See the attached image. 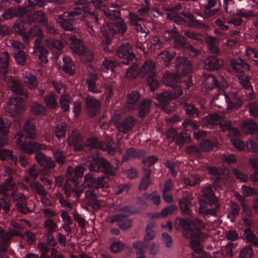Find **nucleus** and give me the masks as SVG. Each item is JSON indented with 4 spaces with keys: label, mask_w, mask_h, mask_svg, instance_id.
<instances>
[{
    "label": "nucleus",
    "mask_w": 258,
    "mask_h": 258,
    "mask_svg": "<svg viewBox=\"0 0 258 258\" xmlns=\"http://www.w3.org/2000/svg\"><path fill=\"white\" fill-rule=\"evenodd\" d=\"M214 146L217 147V143H214L209 140L203 141L201 143V149L205 152L211 151Z\"/></svg>",
    "instance_id": "obj_60"
},
{
    "label": "nucleus",
    "mask_w": 258,
    "mask_h": 258,
    "mask_svg": "<svg viewBox=\"0 0 258 258\" xmlns=\"http://www.w3.org/2000/svg\"><path fill=\"white\" fill-rule=\"evenodd\" d=\"M103 14L109 19L114 20V25L118 33L126 32L127 27L124 20L120 18V12L118 10L103 9Z\"/></svg>",
    "instance_id": "obj_8"
},
{
    "label": "nucleus",
    "mask_w": 258,
    "mask_h": 258,
    "mask_svg": "<svg viewBox=\"0 0 258 258\" xmlns=\"http://www.w3.org/2000/svg\"><path fill=\"white\" fill-rule=\"evenodd\" d=\"M23 129L27 138L29 139L36 138V126L33 119H29L27 120Z\"/></svg>",
    "instance_id": "obj_25"
},
{
    "label": "nucleus",
    "mask_w": 258,
    "mask_h": 258,
    "mask_svg": "<svg viewBox=\"0 0 258 258\" xmlns=\"http://www.w3.org/2000/svg\"><path fill=\"white\" fill-rule=\"evenodd\" d=\"M29 35L31 37L37 36L34 41L35 45L33 53L38 57L43 62H48L47 54L48 48V39H46L43 41V32L39 26L36 25L32 27L29 31Z\"/></svg>",
    "instance_id": "obj_3"
},
{
    "label": "nucleus",
    "mask_w": 258,
    "mask_h": 258,
    "mask_svg": "<svg viewBox=\"0 0 258 258\" xmlns=\"http://www.w3.org/2000/svg\"><path fill=\"white\" fill-rule=\"evenodd\" d=\"M179 78L180 75L178 73L167 71L163 74L161 81L167 86L174 87V85L176 84Z\"/></svg>",
    "instance_id": "obj_18"
},
{
    "label": "nucleus",
    "mask_w": 258,
    "mask_h": 258,
    "mask_svg": "<svg viewBox=\"0 0 258 258\" xmlns=\"http://www.w3.org/2000/svg\"><path fill=\"white\" fill-rule=\"evenodd\" d=\"M127 214H121V218L117 223L118 226L122 229H126L131 226V222L127 218Z\"/></svg>",
    "instance_id": "obj_51"
},
{
    "label": "nucleus",
    "mask_w": 258,
    "mask_h": 258,
    "mask_svg": "<svg viewBox=\"0 0 258 258\" xmlns=\"http://www.w3.org/2000/svg\"><path fill=\"white\" fill-rule=\"evenodd\" d=\"M138 15L130 12L128 15L129 23L134 27L138 34L142 37L145 38L149 33V30L143 26L140 22L144 21L145 17L148 15L149 8L144 7L138 11Z\"/></svg>",
    "instance_id": "obj_5"
},
{
    "label": "nucleus",
    "mask_w": 258,
    "mask_h": 258,
    "mask_svg": "<svg viewBox=\"0 0 258 258\" xmlns=\"http://www.w3.org/2000/svg\"><path fill=\"white\" fill-rule=\"evenodd\" d=\"M8 86L11 90L15 94L20 95L26 98L28 97L27 91L22 85V84L18 80H8Z\"/></svg>",
    "instance_id": "obj_16"
},
{
    "label": "nucleus",
    "mask_w": 258,
    "mask_h": 258,
    "mask_svg": "<svg viewBox=\"0 0 258 258\" xmlns=\"http://www.w3.org/2000/svg\"><path fill=\"white\" fill-rule=\"evenodd\" d=\"M35 159L37 163L43 169H48V158L42 152H38L35 155Z\"/></svg>",
    "instance_id": "obj_42"
},
{
    "label": "nucleus",
    "mask_w": 258,
    "mask_h": 258,
    "mask_svg": "<svg viewBox=\"0 0 258 258\" xmlns=\"http://www.w3.org/2000/svg\"><path fill=\"white\" fill-rule=\"evenodd\" d=\"M10 44L14 54L24 51L25 45L22 42L12 40L10 41Z\"/></svg>",
    "instance_id": "obj_54"
},
{
    "label": "nucleus",
    "mask_w": 258,
    "mask_h": 258,
    "mask_svg": "<svg viewBox=\"0 0 258 258\" xmlns=\"http://www.w3.org/2000/svg\"><path fill=\"white\" fill-rule=\"evenodd\" d=\"M87 111L90 116H94L99 112L100 102L91 96H88L86 99Z\"/></svg>",
    "instance_id": "obj_13"
},
{
    "label": "nucleus",
    "mask_w": 258,
    "mask_h": 258,
    "mask_svg": "<svg viewBox=\"0 0 258 258\" xmlns=\"http://www.w3.org/2000/svg\"><path fill=\"white\" fill-rule=\"evenodd\" d=\"M117 55L119 57L125 60L123 62L125 64L128 63V62L135 57L131 45L128 43L122 44L119 47L117 51Z\"/></svg>",
    "instance_id": "obj_12"
},
{
    "label": "nucleus",
    "mask_w": 258,
    "mask_h": 258,
    "mask_svg": "<svg viewBox=\"0 0 258 258\" xmlns=\"http://www.w3.org/2000/svg\"><path fill=\"white\" fill-rule=\"evenodd\" d=\"M174 39V47L176 48H185L187 44L186 43L184 38L181 37L178 32L175 35Z\"/></svg>",
    "instance_id": "obj_55"
},
{
    "label": "nucleus",
    "mask_w": 258,
    "mask_h": 258,
    "mask_svg": "<svg viewBox=\"0 0 258 258\" xmlns=\"http://www.w3.org/2000/svg\"><path fill=\"white\" fill-rule=\"evenodd\" d=\"M26 202L25 200L23 201H18L16 204L15 207L20 213L27 214L30 211L29 208L27 206Z\"/></svg>",
    "instance_id": "obj_57"
},
{
    "label": "nucleus",
    "mask_w": 258,
    "mask_h": 258,
    "mask_svg": "<svg viewBox=\"0 0 258 258\" xmlns=\"http://www.w3.org/2000/svg\"><path fill=\"white\" fill-rule=\"evenodd\" d=\"M84 185L86 189V196L87 198L95 197L98 196L99 188L108 187L109 185L104 177L95 178L91 173L85 175Z\"/></svg>",
    "instance_id": "obj_4"
},
{
    "label": "nucleus",
    "mask_w": 258,
    "mask_h": 258,
    "mask_svg": "<svg viewBox=\"0 0 258 258\" xmlns=\"http://www.w3.org/2000/svg\"><path fill=\"white\" fill-rule=\"evenodd\" d=\"M31 187L35 192H37L41 197H45L47 195L46 190L43 186L38 182H33L31 183Z\"/></svg>",
    "instance_id": "obj_53"
},
{
    "label": "nucleus",
    "mask_w": 258,
    "mask_h": 258,
    "mask_svg": "<svg viewBox=\"0 0 258 258\" xmlns=\"http://www.w3.org/2000/svg\"><path fill=\"white\" fill-rule=\"evenodd\" d=\"M182 125L186 131H195L197 130V125L196 122L191 119H186L184 120L182 123Z\"/></svg>",
    "instance_id": "obj_64"
},
{
    "label": "nucleus",
    "mask_w": 258,
    "mask_h": 258,
    "mask_svg": "<svg viewBox=\"0 0 258 258\" xmlns=\"http://www.w3.org/2000/svg\"><path fill=\"white\" fill-rule=\"evenodd\" d=\"M242 128L246 133L252 134L257 129V125L254 121L249 120L242 123Z\"/></svg>",
    "instance_id": "obj_36"
},
{
    "label": "nucleus",
    "mask_w": 258,
    "mask_h": 258,
    "mask_svg": "<svg viewBox=\"0 0 258 258\" xmlns=\"http://www.w3.org/2000/svg\"><path fill=\"white\" fill-rule=\"evenodd\" d=\"M90 161L94 162L89 166L90 171L96 172H103L106 178L111 180L114 175V172L112 170L110 164L102 158H93L89 159Z\"/></svg>",
    "instance_id": "obj_6"
},
{
    "label": "nucleus",
    "mask_w": 258,
    "mask_h": 258,
    "mask_svg": "<svg viewBox=\"0 0 258 258\" xmlns=\"http://www.w3.org/2000/svg\"><path fill=\"white\" fill-rule=\"evenodd\" d=\"M151 101L150 100H143L140 108L139 116L144 117L149 112Z\"/></svg>",
    "instance_id": "obj_48"
},
{
    "label": "nucleus",
    "mask_w": 258,
    "mask_h": 258,
    "mask_svg": "<svg viewBox=\"0 0 258 258\" xmlns=\"http://www.w3.org/2000/svg\"><path fill=\"white\" fill-rule=\"evenodd\" d=\"M204 222L199 218L188 221L177 218L174 223V228L176 230L182 228L183 234L187 238L190 237H201L202 233L200 230L205 228Z\"/></svg>",
    "instance_id": "obj_2"
},
{
    "label": "nucleus",
    "mask_w": 258,
    "mask_h": 258,
    "mask_svg": "<svg viewBox=\"0 0 258 258\" xmlns=\"http://www.w3.org/2000/svg\"><path fill=\"white\" fill-rule=\"evenodd\" d=\"M0 159L2 160H10L11 165H16L17 162V157L13 155L12 152L7 149H0Z\"/></svg>",
    "instance_id": "obj_28"
},
{
    "label": "nucleus",
    "mask_w": 258,
    "mask_h": 258,
    "mask_svg": "<svg viewBox=\"0 0 258 258\" xmlns=\"http://www.w3.org/2000/svg\"><path fill=\"white\" fill-rule=\"evenodd\" d=\"M66 124L64 122H60L56 126L55 133L58 138L64 137L66 132Z\"/></svg>",
    "instance_id": "obj_49"
},
{
    "label": "nucleus",
    "mask_w": 258,
    "mask_h": 258,
    "mask_svg": "<svg viewBox=\"0 0 258 258\" xmlns=\"http://www.w3.org/2000/svg\"><path fill=\"white\" fill-rule=\"evenodd\" d=\"M24 14V9L20 8L11 7L3 13V17L5 20H8L14 17L23 15Z\"/></svg>",
    "instance_id": "obj_27"
},
{
    "label": "nucleus",
    "mask_w": 258,
    "mask_h": 258,
    "mask_svg": "<svg viewBox=\"0 0 258 258\" xmlns=\"http://www.w3.org/2000/svg\"><path fill=\"white\" fill-rule=\"evenodd\" d=\"M24 101L20 97L10 98L6 107V111L11 116H16L21 114L23 109Z\"/></svg>",
    "instance_id": "obj_9"
},
{
    "label": "nucleus",
    "mask_w": 258,
    "mask_h": 258,
    "mask_svg": "<svg viewBox=\"0 0 258 258\" xmlns=\"http://www.w3.org/2000/svg\"><path fill=\"white\" fill-rule=\"evenodd\" d=\"M243 235L247 242L251 243L255 246H258V238L250 229L245 230Z\"/></svg>",
    "instance_id": "obj_40"
},
{
    "label": "nucleus",
    "mask_w": 258,
    "mask_h": 258,
    "mask_svg": "<svg viewBox=\"0 0 258 258\" xmlns=\"http://www.w3.org/2000/svg\"><path fill=\"white\" fill-rule=\"evenodd\" d=\"M46 147L43 145H40L35 141H30L23 143L20 146V149L24 153L32 154L37 151L45 149Z\"/></svg>",
    "instance_id": "obj_15"
},
{
    "label": "nucleus",
    "mask_w": 258,
    "mask_h": 258,
    "mask_svg": "<svg viewBox=\"0 0 258 258\" xmlns=\"http://www.w3.org/2000/svg\"><path fill=\"white\" fill-rule=\"evenodd\" d=\"M24 83L30 89H34L38 86V81L36 77L31 74H26L23 77Z\"/></svg>",
    "instance_id": "obj_32"
},
{
    "label": "nucleus",
    "mask_w": 258,
    "mask_h": 258,
    "mask_svg": "<svg viewBox=\"0 0 258 258\" xmlns=\"http://www.w3.org/2000/svg\"><path fill=\"white\" fill-rule=\"evenodd\" d=\"M139 76V68L137 63H134L126 72V77L128 79H133Z\"/></svg>",
    "instance_id": "obj_44"
},
{
    "label": "nucleus",
    "mask_w": 258,
    "mask_h": 258,
    "mask_svg": "<svg viewBox=\"0 0 258 258\" xmlns=\"http://www.w3.org/2000/svg\"><path fill=\"white\" fill-rule=\"evenodd\" d=\"M156 65L155 62L151 60L147 59L139 68V76L153 77L156 74Z\"/></svg>",
    "instance_id": "obj_11"
},
{
    "label": "nucleus",
    "mask_w": 258,
    "mask_h": 258,
    "mask_svg": "<svg viewBox=\"0 0 258 258\" xmlns=\"http://www.w3.org/2000/svg\"><path fill=\"white\" fill-rule=\"evenodd\" d=\"M30 111L35 115H41L44 113L45 109L44 107L38 103H34L30 106Z\"/></svg>",
    "instance_id": "obj_52"
},
{
    "label": "nucleus",
    "mask_w": 258,
    "mask_h": 258,
    "mask_svg": "<svg viewBox=\"0 0 258 258\" xmlns=\"http://www.w3.org/2000/svg\"><path fill=\"white\" fill-rule=\"evenodd\" d=\"M175 67L179 73L182 75L187 74L191 69L190 62L186 58L180 56L176 58Z\"/></svg>",
    "instance_id": "obj_17"
},
{
    "label": "nucleus",
    "mask_w": 258,
    "mask_h": 258,
    "mask_svg": "<svg viewBox=\"0 0 258 258\" xmlns=\"http://www.w3.org/2000/svg\"><path fill=\"white\" fill-rule=\"evenodd\" d=\"M222 65V60H220L215 56H210L207 57L204 60V68L207 70L211 71L219 69Z\"/></svg>",
    "instance_id": "obj_19"
},
{
    "label": "nucleus",
    "mask_w": 258,
    "mask_h": 258,
    "mask_svg": "<svg viewBox=\"0 0 258 258\" xmlns=\"http://www.w3.org/2000/svg\"><path fill=\"white\" fill-rule=\"evenodd\" d=\"M134 124V120L131 116L127 117L121 124L118 126L119 132L125 133L131 130Z\"/></svg>",
    "instance_id": "obj_35"
},
{
    "label": "nucleus",
    "mask_w": 258,
    "mask_h": 258,
    "mask_svg": "<svg viewBox=\"0 0 258 258\" xmlns=\"http://www.w3.org/2000/svg\"><path fill=\"white\" fill-rule=\"evenodd\" d=\"M70 97L68 95L62 96L59 100V103L61 109L64 111H67L70 109Z\"/></svg>",
    "instance_id": "obj_62"
},
{
    "label": "nucleus",
    "mask_w": 258,
    "mask_h": 258,
    "mask_svg": "<svg viewBox=\"0 0 258 258\" xmlns=\"http://www.w3.org/2000/svg\"><path fill=\"white\" fill-rule=\"evenodd\" d=\"M210 185H206L203 190L205 196V201L208 202L210 205L214 204L217 202V199L211 190Z\"/></svg>",
    "instance_id": "obj_31"
},
{
    "label": "nucleus",
    "mask_w": 258,
    "mask_h": 258,
    "mask_svg": "<svg viewBox=\"0 0 258 258\" xmlns=\"http://www.w3.org/2000/svg\"><path fill=\"white\" fill-rule=\"evenodd\" d=\"M206 42L208 44V47L210 51L213 53H218L219 52L217 44L219 40L217 38L213 37H207Z\"/></svg>",
    "instance_id": "obj_38"
},
{
    "label": "nucleus",
    "mask_w": 258,
    "mask_h": 258,
    "mask_svg": "<svg viewBox=\"0 0 258 258\" xmlns=\"http://www.w3.org/2000/svg\"><path fill=\"white\" fill-rule=\"evenodd\" d=\"M175 55L176 53L174 51H164L159 54L157 58L160 63L164 67H168Z\"/></svg>",
    "instance_id": "obj_23"
},
{
    "label": "nucleus",
    "mask_w": 258,
    "mask_h": 258,
    "mask_svg": "<svg viewBox=\"0 0 258 258\" xmlns=\"http://www.w3.org/2000/svg\"><path fill=\"white\" fill-rule=\"evenodd\" d=\"M217 85V80L213 75H210L207 77L204 82V85L207 89H212Z\"/></svg>",
    "instance_id": "obj_45"
},
{
    "label": "nucleus",
    "mask_w": 258,
    "mask_h": 258,
    "mask_svg": "<svg viewBox=\"0 0 258 258\" xmlns=\"http://www.w3.org/2000/svg\"><path fill=\"white\" fill-rule=\"evenodd\" d=\"M253 254L252 248L250 246H246L240 251L239 258H251Z\"/></svg>",
    "instance_id": "obj_56"
},
{
    "label": "nucleus",
    "mask_w": 258,
    "mask_h": 258,
    "mask_svg": "<svg viewBox=\"0 0 258 258\" xmlns=\"http://www.w3.org/2000/svg\"><path fill=\"white\" fill-rule=\"evenodd\" d=\"M141 155L142 154L140 151H137L134 148H131L126 151L125 154L123 156L122 160L125 161L133 159L140 157Z\"/></svg>",
    "instance_id": "obj_43"
},
{
    "label": "nucleus",
    "mask_w": 258,
    "mask_h": 258,
    "mask_svg": "<svg viewBox=\"0 0 258 258\" xmlns=\"http://www.w3.org/2000/svg\"><path fill=\"white\" fill-rule=\"evenodd\" d=\"M140 95L138 92L133 91L127 97V102L125 104V107L129 110L136 109L138 108L139 100Z\"/></svg>",
    "instance_id": "obj_21"
},
{
    "label": "nucleus",
    "mask_w": 258,
    "mask_h": 258,
    "mask_svg": "<svg viewBox=\"0 0 258 258\" xmlns=\"http://www.w3.org/2000/svg\"><path fill=\"white\" fill-rule=\"evenodd\" d=\"M247 151L254 153H258V144L253 140H249L245 144Z\"/></svg>",
    "instance_id": "obj_61"
},
{
    "label": "nucleus",
    "mask_w": 258,
    "mask_h": 258,
    "mask_svg": "<svg viewBox=\"0 0 258 258\" xmlns=\"http://www.w3.org/2000/svg\"><path fill=\"white\" fill-rule=\"evenodd\" d=\"M62 60L63 62L62 66L63 70L71 75L73 74L74 71L73 62L71 58L69 56H65L63 57Z\"/></svg>",
    "instance_id": "obj_46"
},
{
    "label": "nucleus",
    "mask_w": 258,
    "mask_h": 258,
    "mask_svg": "<svg viewBox=\"0 0 258 258\" xmlns=\"http://www.w3.org/2000/svg\"><path fill=\"white\" fill-rule=\"evenodd\" d=\"M68 141L69 145L74 146L75 151H81L84 148L82 143V137L78 131H73L69 136Z\"/></svg>",
    "instance_id": "obj_14"
},
{
    "label": "nucleus",
    "mask_w": 258,
    "mask_h": 258,
    "mask_svg": "<svg viewBox=\"0 0 258 258\" xmlns=\"http://www.w3.org/2000/svg\"><path fill=\"white\" fill-rule=\"evenodd\" d=\"M14 58L16 62L22 66L26 64L27 60V55L24 51L14 54Z\"/></svg>",
    "instance_id": "obj_50"
},
{
    "label": "nucleus",
    "mask_w": 258,
    "mask_h": 258,
    "mask_svg": "<svg viewBox=\"0 0 258 258\" xmlns=\"http://www.w3.org/2000/svg\"><path fill=\"white\" fill-rule=\"evenodd\" d=\"M63 48V44L59 40H53L51 42L50 47L49 49L51 50L53 54L57 56L61 52Z\"/></svg>",
    "instance_id": "obj_41"
},
{
    "label": "nucleus",
    "mask_w": 258,
    "mask_h": 258,
    "mask_svg": "<svg viewBox=\"0 0 258 258\" xmlns=\"http://www.w3.org/2000/svg\"><path fill=\"white\" fill-rule=\"evenodd\" d=\"M144 176L142 177L140 185L139 188L140 190H146L149 185L151 184V181L150 178V176L151 174V170L149 169H144Z\"/></svg>",
    "instance_id": "obj_29"
},
{
    "label": "nucleus",
    "mask_w": 258,
    "mask_h": 258,
    "mask_svg": "<svg viewBox=\"0 0 258 258\" xmlns=\"http://www.w3.org/2000/svg\"><path fill=\"white\" fill-rule=\"evenodd\" d=\"M204 120L207 123L211 124H219L223 132L229 130L230 127V121L217 113L206 116Z\"/></svg>",
    "instance_id": "obj_10"
},
{
    "label": "nucleus",
    "mask_w": 258,
    "mask_h": 258,
    "mask_svg": "<svg viewBox=\"0 0 258 258\" xmlns=\"http://www.w3.org/2000/svg\"><path fill=\"white\" fill-rule=\"evenodd\" d=\"M103 35L106 38V43H109L115 34V30L109 24L103 25L101 29Z\"/></svg>",
    "instance_id": "obj_34"
},
{
    "label": "nucleus",
    "mask_w": 258,
    "mask_h": 258,
    "mask_svg": "<svg viewBox=\"0 0 258 258\" xmlns=\"http://www.w3.org/2000/svg\"><path fill=\"white\" fill-rule=\"evenodd\" d=\"M218 98L222 100V104H219L215 100L214 105L219 108H226V109L239 107L242 105V102L240 99V95L232 93L229 95L220 93Z\"/></svg>",
    "instance_id": "obj_7"
},
{
    "label": "nucleus",
    "mask_w": 258,
    "mask_h": 258,
    "mask_svg": "<svg viewBox=\"0 0 258 258\" xmlns=\"http://www.w3.org/2000/svg\"><path fill=\"white\" fill-rule=\"evenodd\" d=\"M102 144H99L97 142L96 138H91L88 139L85 142V144H83L84 147L87 146L89 148H101Z\"/></svg>",
    "instance_id": "obj_58"
},
{
    "label": "nucleus",
    "mask_w": 258,
    "mask_h": 258,
    "mask_svg": "<svg viewBox=\"0 0 258 258\" xmlns=\"http://www.w3.org/2000/svg\"><path fill=\"white\" fill-rule=\"evenodd\" d=\"M184 16L189 20V25L190 26L199 29H207L208 28L207 25L200 22L199 20L194 19L191 14L186 13L184 14Z\"/></svg>",
    "instance_id": "obj_37"
},
{
    "label": "nucleus",
    "mask_w": 258,
    "mask_h": 258,
    "mask_svg": "<svg viewBox=\"0 0 258 258\" xmlns=\"http://www.w3.org/2000/svg\"><path fill=\"white\" fill-rule=\"evenodd\" d=\"M72 184H74L75 187L74 188L72 187V185L71 183L69 182H66L63 187L64 191L68 197L71 195L72 192H74L76 197L79 198L83 192V188L81 186L78 187L76 184H75V181H73Z\"/></svg>",
    "instance_id": "obj_24"
},
{
    "label": "nucleus",
    "mask_w": 258,
    "mask_h": 258,
    "mask_svg": "<svg viewBox=\"0 0 258 258\" xmlns=\"http://www.w3.org/2000/svg\"><path fill=\"white\" fill-rule=\"evenodd\" d=\"M10 56L8 52L1 53L0 54V67L3 74H5L8 71Z\"/></svg>",
    "instance_id": "obj_30"
},
{
    "label": "nucleus",
    "mask_w": 258,
    "mask_h": 258,
    "mask_svg": "<svg viewBox=\"0 0 258 258\" xmlns=\"http://www.w3.org/2000/svg\"><path fill=\"white\" fill-rule=\"evenodd\" d=\"M70 41H71V47L76 53L83 55L87 52V48L82 44L81 40L75 36H71Z\"/></svg>",
    "instance_id": "obj_20"
},
{
    "label": "nucleus",
    "mask_w": 258,
    "mask_h": 258,
    "mask_svg": "<svg viewBox=\"0 0 258 258\" xmlns=\"http://www.w3.org/2000/svg\"><path fill=\"white\" fill-rule=\"evenodd\" d=\"M44 14L41 11H38L34 12L29 17V19L31 21L35 22H40L43 20Z\"/></svg>",
    "instance_id": "obj_63"
},
{
    "label": "nucleus",
    "mask_w": 258,
    "mask_h": 258,
    "mask_svg": "<svg viewBox=\"0 0 258 258\" xmlns=\"http://www.w3.org/2000/svg\"><path fill=\"white\" fill-rule=\"evenodd\" d=\"M15 184L14 180H11V178H6L4 183L0 184V195L7 198L9 196L8 191L11 190Z\"/></svg>",
    "instance_id": "obj_26"
},
{
    "label": "nucleus",
    "mask_w": 258,
    "mask_h": 258,
    "mask_svg": "<svg viewBox=\"0 0 258 258\" xmlns=\"http://www.w3.org/2000/svg\"><path fill=\"white\" fill-rule=\"evenodd\" d=\"M76 4L82 7H78L70 12L63 13L57 19V23L65 30L73 31L74 30V25L85 17H89L97 22L98 17L94 12L90 10L91 5L96 8L100 9L103 13V9H109L104 8V0H78Z\"/></svg>",
    "instance_id": "obj_1"
},
{
    "label": "nucleus",
    "mask_w": 258,
    "mask_h": 258,
    "mask_svg": "<svg viewBox=\"0 0 258 258\" xmlns=\"http://www.w3.org/2000/svg\"><path fill=\"white\" fill-rule=\"evenodd\" d=\"M156 98L160 103L161 105L165 106L170 100L174 99V96L171 93L163 92L157 94Z\"/></svg>",
    "instance_id": "obj_33"
},
{
    "label": "nucleus",
    "mask_w": 258,
    "mask_h": 258,
    "mask_svg": "<svg viewBox=\"0 0 258 258\" xmlns=\"http://www.w3.org/2000/svg\"><path fill=\"white\" fill-rule=\"evenodd\" d=\"M230 66L233 71L237 73H243L249 70V65L239 58L232 60Z\"/></svg>",
    "instance_id": "obj_22"
},
{
    "label": "nucleus",
    "mask_w": 258,
    "mask_h": 258,
    "mask_svg": "<svg viewBox=\"0 0 258 258\" xmlns=\"http://www.w3.org/2000/svg\"><path fill=\"white\" fill-rule=\"evenodd\" d=\"M185 184L189 186H194L199 183L200 178L198 175H190L183 179Z\"/></svg>",
    "instance_id": "obj_59"
},
{
    "label": "nucleus",
    "mask_w": 258,
    "mask_h": 258,
    "mask_svg": "<svg viewBox=\"0 0 258 258\" xmlns=\"http://www.w3.org/2000/svg\"><path fill=\"white\" fill-rule=\"evenodd\" d=\"M118 64L114 61L109 60H105L102 62L101 70L104 73H110L111 75L113 73V69Z\"/></svg>",
    "instance_id": "obj_39"
},
{
    "label": "nucleus",
    "mask_w": 258,
    "mask_h": 258,
    "mask_svg": "<svg viewBox=\"0 0 258 258\" xmlns=\"http://www.w3.org/2000/svg\"><path fill=\"white\" fill-rule=\"evenodd\" d=\"M11 122L7 118L0 116V132L4 135H7L9 132Z\"/></svg>",
    "instance_id": "obj_47"
}]
</instances>
